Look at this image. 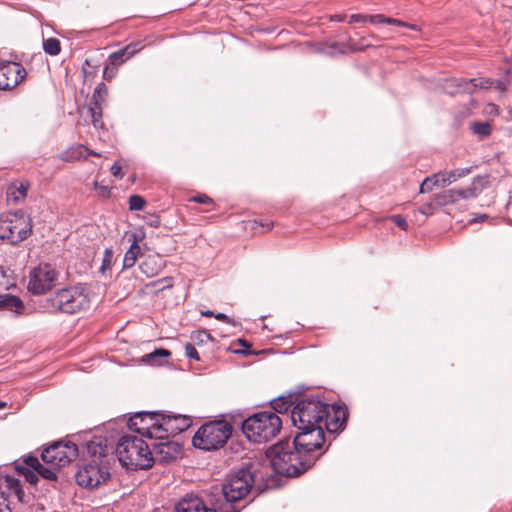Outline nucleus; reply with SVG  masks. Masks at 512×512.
I'll return each mask as SVG.
<instances>
[{
    "instance_id": "f257e3e1",
    "label": "nucleus",
    "mask_w": 512,
    "mask_h": 512,
    "mask_svg": "<svg viewBox=\"0 0 512 512\" xmlns=\"http://www.w3.org/2000/svg\"><path fill=\"white\" fill-rule=\"evenodd\" d=\"M192 419L180 414H161L140 412L129 420V427L142 436L151 439L166 440L187 430Z\"/></svg>"
},
{
    "instance_id": "f03ea898",
    "label": "nucleus",
    "mask_w": 512,
    "mask_h": 512,
    "mask_svg": "<svg viewBox=\"0 0 512 512\" xmlns=\"http://www.w3.org/2000/svg\"><path fill=\"white\" fill-rule=\"evenodd\" d=\"M115 452L121 465L128 470L148 469L154 462L149 446L137 436H122Z\"/></svg>"
},
{
    "instance_id": "7ed1b4c3",
    "label": "nucleus",
    "mask_w": 512,
    "mask_h": 512,
    "mask_svg": "<svg viewBox=\"0 0 512 512\" xmlns=\"http://www.w3.org/2000/svg\"><path fill=\"white\" fill-rule=\"evenodd\" d=\"M266 458L273 470L287 477H295L311 468L303 465L302 456L289 441H281L266 452Z\"/></svg>"
},
{
    "instance_id": "20e7f679",
    "label": "nucleus",
    "mask_w": 512,
    "mask_h": 512,
    "mask_svg": "<svg viewBox=\"0 0 512 512\" xmlns=\"http://www.w3.org/2000/svg\"><path fill=\"white\" fill-rule=\"evenodd\" d=\"M282 428V419L273 411L256 413L242 424L243 433L254 443H263L272 440Z\"/></svg>"
},
{
    "instance_id": "39448f33",
    "label": "nucleus",
    "mask_w": 512,
    "mask_h": 512,
    "mask_svg": "<svg viewBox=\"0 0 512 512\" xmlns=\"http://www.w3.org/2000/svg\"><path fill=\"white\" fill-rule=\"evenodd\" d=\"M254 475L248 468H241L229 474L222 484L225 503L219 505V512H239L233 503L244 499L254 484Z\"/></svg>"
},
{
    "instance_id": "423d86ee",
    "label": "nucleus",
    "mask_w": 512,
    "mask_h": 512,
    "mask_svg": "<svg viewBox=\"0 0 512 512\" xmlns=\"http://www.w3.org/2000/svg\"><path fill=\"white\" fill-rule=\"evenodd\" d=\"M329 416V406L318 398H301L291 411V420L297 429L322 427Z\"/></svg>"
},
{
    "instance_id": "0eeeda50",
    "label": "nucleus",
    "mask_w": 512,
    "mask_h": 512,
    "mask_svg": "<svg viewBox=\"0 0 512 512\" xmlns=\"http://www.w3.org/2000/svg\"><path fill=\"white\" fill-rule=\"evenodd\" d=\"M54 309L66 314H76L89 309L90 289L87 284H76L56 291L51 298Z\"/></svg>"
},
{
    "instance_id": "6e6552de",
    "label": "nucleus",
    "mask_w": 512,
    "mask_h": 512,
    "mask_svg": "<svg viewBox=\"0 0 512 512\" xmlns=\"http://www.w3.org/2000/svg\"><path fill=\"white\" fill-rule=\"evenodd\" d=\"M298 430L299 432L291 443L298 454L302 456V464L312 467L322 454L320 450L325 442L323 427Z\"/></svg>"
},
{
    "instance_id": "1a4fd4ad",
    "label": "nucleus",
    "mask_w": 512,
    "mask_h": 512,
    "mask_svg": "<svg viewBox=\"0 0 512 512\" xmlns=\"http://www.w3.org/2000/svg\"><path fill=\"white\" fill-rule=\"evenodd\" d=\"M231 426L226 421H211L202 425L192 442L196 448L214 450L222 447L231 435Z\"/></svg>"
},
{
    "instance_id": "9d476101",
    "label": "nucleus",
    "mask_w": 512,
    "mask_h": 512,
    "mask_svg": "<svg viewBox=\"0 0 512 512\" xmlns=\"http://www.w3.org/2000/svg\"><path fill=\"white\" fill-rule=\"evenodd\" d=\"M31 231V220L22 210L7 213L0 218V239L10 244L15 245L24 241Z\"/></svg>"
},
{
    "instance_id": "9b49d317",
    "label": "nucleus",
    "mask_w": 512,
    "mask_h": 512,
    "mask_svg": "<svg viewBox=\"0 0 512 512\" xmlns=\"http://www.w3.org/2000/svg\"><path fill=\"white\" fill-rule=\"evenodd\" d=\"M59 272L49 263H40L29 273L28 291L34 295L49 292L57 283Z\"/></svg>"
},
{
    "instance_id": "f8f14e48",
    "label": "nucleus",
    "mask_w": 512,
    "mask_h": 512,
    "mask_svg": "<svg viewBox=\"0 0 512 512\" xmlns=\"http://www.w3.org/2000/svg\"><path fill=\"white\" fill-rule=\"evenodd\" d=\"M78 456V448L72 442H56L46 448L41 458L47 465L62 467L69 464Z\"/></svg>"
},
{
    "instance_id": "ddd939ff",
    "label": "nucleus",
    "mask_w": 512,
    "mask_h": 512,
    "mask_svg": "<svg viewBox=\"0 0 512 512\" xmlns=\"http://www.w3.org/2000/svg\"><path fill=\"white\" fill-rule=\"evenodd\" d=\"M109 476L108 469L101 467L100 463H89L77 472L76 481L82 487L96 488Z\"/></svg>"
},
{
    "instance_id": "4468645a",
    "label": "nucleus",
    "mask_w": 512,
    "mask_h": 512,
    "mask_svg": "<svg viewBox=\"0 0 512 512\" xmlns=\"http://www.w3.org/2000/svg\"><path fill=\"white\" fill-rule=\"evenodd\" d=\"M25 77V69L20 63L8 62L0 65V89L10 90Z\"/></svg>"
},
{
    "instance_id": "2eb2a0df",
    "label": "nucleus",
    "mask_w": 512,
    "mask_h": 512,
    "mask_svg": "<svg viewBox=\"0 0 512 512\" xmlns=\"http://www.w3.org/2000/svg\"><path fill=\"white\" fill-rule=\"evenodd\" d=\"M176 512H219L220 506L208 507L204 501L196 495L184 496L175 506Z\"/></svg>"
},
{
    "instance_id": "dca6fc26",
    "label": "nucleus",
    "mask_w": 512,
    "mask_h": 512,
    "mask_svg": "<svg viewBox=\"0 0 512 512\" xmlns=\"http://www.w3.org/2000/svg\"><path fill=\"white\" fill-rule=\"evenodd\" d=\"M488 184L487 176H477L473 179L472 184L467 188L449 189V194L454 193L459 199H472L478 196L481 190Z\"/></svg>"
},
{
    "instance_id": "f3484780",
    "label": "nucleus",
    "mask_w": 512,
    "mask_h": 512,
    "mask_svg": "<svg viewBox=\"0 0 512 512\" xmlns=\"http://www.w3.org/2000/svg\"><path fill=\"white\" fill-rule=\"evenodd\" d=\"M87 454L92 458L91 463H102L101 459L104 458L109 448L106 444V440L102 437H93L86 444Z\"/></svg>"
},
{
    "instance_id": "a211bd4d",
    "label": "nucleus",
    "mask_w": 512,
    "mask_h": 512,
    "mask_svg": "<svg viewBox=\"0 0 512 512\" xmlns=\"http://www.w3.org/2000/svg\"><path fill=\"white\" fill-rule=\"evenodd\" d=\"M28 184L22 182L12 183L7 189L8 202L18 203L27 195Z\"/></svg>"
},
{
    "instance_id": "6ab92c4d",
    "label": "nucleus",
    "mask_w": 512,
    "mask_h": 512,
    "mask_svg": "<svg viewBox=\"0 0 512 512\" xmlns=\"http://www.w3.org/2000/svg\"><path fill=\"white\" fill-rule=\"evenodd\" d=\"M136 45H127L126 47L112 53L109 57L112 66H119L136 53Z\"/></svg>"
},
{
    "instance_id": "aec40b11",
    "label": "nucleus",
    "mask_w": 512,
    "mask_h": 512,
    "mask_svg": "<svg viewBox=\"0 0 512 512\" xmlns=\"http://www.w3.org/2000/svg\"><path fill=\"white\" fill-rule=\"evenodd\" d=\"M108 88L104 83H99L92 94L89 107L104 108L107 102Z\"/></svg>"
},
{
    "instance_id": "412c9836",
    "label": "nucleus",
    "mask_w": 512,
    "mask_h": 512,
    "mask_svg": "<svg viewBox=\"0 0 512 512\" xmlns=\"http://www.w3.org/2000/svg\"><path fill=\"white\" fill-rule=\"evenodd\" d=\"M133 241L129 247V249L126 251L123 259V267L124 268H131L135 265L138 255L141 251V248L138 244V237L136 234L132 235Z\"/></svg>"
},
{
    "instance_id": "4be33fe9",
    "label": "nucleus",
    "mask_w": 512,
    "mask_h": 512,
    "mask_svg": "<svg viewBox=\"0 0 512 512\" xmlns=\"http://www.w3.org/2000/svg\"><path fill=\"white\" fill-rule=\"evenodd\" d=\"M467 90V93H474L477 88L490 89L494 86V81L490 78H474L467 80V82H459Z\"/></svg>"
},
{
    "instance_id": "5701e85b",
    "label": "nucleus",
    "mask_w": 512,
    "mask_h": 512,
    "mask_svg": "<svg viewBox=\"0 0 512 512\" xmlns=\"http://www.w3.org/2000/svg\"><path fill=\"white\" fill-rule=\"evenodd\" d=\"M169 356L170 352L168 350L160 348L144 355L142 360L151 365H160L163 360H166Z\"/></svg>"
},
{
    "instance_id": "b1692460",
    "label": "nucleus",
    "mask_w": 512,
    "mask_h": 512,
    "mask_svg": "<svg viewBox=\"0 0 512 512\" xmlns=\"http://www.w3.org/2000/svg\"><path fill=\"white\" fill-rule=\"evenodd\" d=\"M293 405L292 396L289 397H278L271 401V407L275 411L274 413L285 414L289 411Z\"/></svg>"
},
{
    "instance_id": "393cba45",
    "label": "nucleus",
    "mask_w": 512,
    "mask_h": 512,
    "mask_svg": "<svg viewBox=\"0 0 512 512\" xmlns=\"http://www.w3.org/2000/svg\"><path fill=\"white\" fill-rule=\"evenodd\" d=\"M0 303L16 313H20L24 307L23 302L18 297L8 295L6 292H4L2 298H0Z\"/></svg>"
},
{
    "instance_id": "a878e982",
    "label": "nucleus",
    "mask_w": 512,
    "mask_h": 512,
    "mask_svg": "<svg viewBox=\"0 0 512 512\" xmlns=\"http://www.w3.org/2000/svg\"><path fill=\"white\" fill-rule=\"evenodd\" d=\"M459 82H467L466 79H457V78H452V79H447L443 85V89L446 93L448 94H451V95H454L456 93H459V92H467V90L465 89V87L463 85H460Z\"/></svg>"
},
{
    "instance_id": "bb28decb",
    "label": "nucleus",
    "mask_w": 512,
    "mask_h": 512,
    "mask_svg": "<svg viewBox=\"0 0 512 512\" xmlns=\"http://www.w3.org/2000/svg\"><path fill=\"white\" fill-rule=\"evenodd\" d=\"M473 170V167L458 168L450 171H444L448 185L456 182L457 180L466 177Z\"/></svg>"
},
{
    "instance_id": "cd10ccee",
    "label": "nucleus",
    "mask_w": 512,
    "mask_h": 512,
    "mask_svg": "<svg viewBox=\"0 0 512 512\" xmlns=\"http://www.w3.org/2000/svg\"><path fill=\"white\" fill-rule=\"evenodd\" d=\"M43 49H44L45 53H47V54H49L51 56H56L61 51L60 41L57 38H54V37H50L48 39H45L43 41Z\"/></svg>"
},
{
    "instance_id": "c85d7f7f",
    "label": "nucleus",
    "mask_w": 512,
    "mask_h": 512,
    "mask_svg": "<svg viewBox=\"0 0 512 512\" xmlns=\"http://www.w3.org/2000/svg\"><path fill=\"white\" fill-rule=\"evenodd\" d=\"M88 155H94V156H100L99 153L96 151L89 150L83 145L77 146L75 149L72 150L71 155L67 156L66 160H78L81 158H87Z\"/></svg>"
},
{
    "instance_id": "c756f323",
    "label": "nucleus",
    "mask_w": 512,
    "mask_h": 512,
    "mask_svg": "<svg viewBox=\"0 0 512 512\" xmlns=\"http://www.w3.org/2000/svg\"><path fill=\"white\" fill-rule=\"evenodd\" d=\"M57 468L58 467L56 466L40 463V466L36 468L35 472H37V474L43 477L44 479L55 480Z\"/></svg>"
},
{
    "instance_id": "7c9ffc66",
    "label": "nucleus",
    "mask_w": 512,
    "mask_h": 512,
    "mask_svg": "<svg viewBox=\"0 0 512 512\" xmlns=\"http://www.w3.org/2000/svg\"><path fill=\"white\" fill-rule=\"evenodd\" d=\"M4 482L9 490L13 492L19 498V500H21L23 491L20 485V481L13 476H6Z\"/></svg>"
},
{
    "instance_id": "2f4dec72",
    "label": "nucleus",
    "mask_w": 512,
    "mask_h": 512,
    "mask_svg": "<svg viewBox=\"0 0 512 512\" xmlns=\"http://www.w3.org/2000/svg\"><path fill=\"white\" fill-rule=\"evenodd\" d=\"M13 285L14 283L11 277L7 274V271L0 266V298H2L3 293L8 291V289Z\"/></svg>"
},
{
    "instance_id": "473e14b6",
    "label": "nucleus",
    "mask_w": 512,
    "mask_h": 512,
    "mask_svg": "<svg viewBox=\"0 0 512 512\" xmlns=\"http://www.w3.org/2000/svg\"><path fill=\"white\" fill-rule=\"evenodd\" d=\"M191 340L194 345H203L212 341L211 335L204 330H198L192 333Z\"/></svg>"
},
{
    "instance_id": "72a5a7b5",
    "label": "nucleus",
    "mask_w": 512,
    "mask_h": 512,
    "mask_svg": "<svg viewBox=\"0 0 512 512\" xmlns=\"http://www.w3.org/2000/svg\"><path fill=\"white\" fill-rule=\"evenodd\" d=\"M102 111H103L102 108L89 107V109H88V112L91 117V122H92L93 126L97 129L104 127V123L102 121Z\"/></svg>"
},
{
    "instance_id": "f704fd0d",
    "label": "nucleus",
    "mask_w": 512,
    "mask_h": 512,
    "mask_svg": "<svg viewBox=\"0 0 512 512\" xmlns=\"http://www.w3.org/2000/svg\"><path fill=\"white\" fill-rule=\"evenodd\" d=\"M113 255V250L111 248L105 249L100 267L102 274H105L107 270L111 269L113 263Z\"/></svg>"
},
{
    "instance_id": "c9c22d12",
    "label": "nucleus",
    "mask_w": 512,
    "mask_h": 512,
    "mask_svg": "<svg viewBox=\"0 0 512 512\" xmlns=\"http://www.w3.org/2000/svg\"><path fill=\"white\" fill-rule=\"evenodd\" d=\"M472 129L474 133L478 134L481 137H486L491 133V127L487 122H475L472 125Z\"/></svg>"
},
{
    "instance_id": "e433bc0d",
    "label": "nucleus",
    "mask_w": 512,
    "mask_h": 512,
    "mask_svg": "<svg viewBox=\"0 0 512 512\" xmlns=\"http://www.w3.org/2000/svg\"><path fill=\"white\" fill-rule=\"evenodd\" d=\"M145 200L142 196L132 195L129 198V209L130 210H141L145 206Z\"/></svg>"
},
{
    "instance_id": "4c0bfd02",
    "label": "nucleus",
    "mask_w": 512,
    "mask_h": 512,
    "mask_svg": "<svg viewBox=\"0 0 512 512\" xmlns=\"http://www.w3.org/2000/svg\"><path fill=\"white\" fill-rule=\"evenodd\" d=\"M437 200L439 204L447 205L457 202V196L454 193L449 194V190H446L437 196Z\"/></svg>"
},
{
    "instance_id": "58836bf2",
    "label": "nucleus",
    "mask_w": 512,
    "mask_h": 512,
    "mask_svg": "<svg viewBox=\"0 0 512 512\" xmlns=\"http://www.w3.org/2000/svg\"><path fill=\"white\" fill-rule=\"evenodd\" d=\"M431 178L434 181L436 187H444L448 185L444 171H440L438 173L433 174Z\"/></svg>"
},
{
    "instance_id": "ea45409f",
    "label": "nucleus",
    "mask_w": 512,
    "mask_h": 512,
    "mask_svg": "<svg viewBox=\"0 0 512 512\" xmlns=\"http://www.w3.org/2000/svg\"><path fill=\"white\" fill-rule=\"evenodd\" d=\"M16 468H17V470H18L20 473H22V474H24V475H25L26 479H27L30 483L35 484V483L37 482V479H38V478H37V475H35V474H34L32 471H30L28 468L23 467V466H20V465H18Z\"/></svg>"
},
{
    "instance_id": "a19ab883",
    "label": "nucleus",
    "mask_w": 512,
    "mask_h": 512,
    "mask_svg": "<svg viewBox=\"0 0 512 512\" xmlns=\"http://www.w3.org/2000/svg\"><path fill=\"white\" fill-rule=\"evenodd\" d=\"M346 417H347V413L345 410L343 409H337L335 411V421H336V427L335 428H340L344 425L345 421H346Z\"/></svg>"
},
{
    "instance_id": "79ce46f5",
    "label": "nucleus",
    "mask_w": 512,
    "mask_h": 512,
    "mask_svg": "<svg viewBox=\"0 0 512 512\" xmlns=\"http://www.w3.org/2000/svg\"><path fill=\"white\" fill-rule=\"evenodd\" d=\"M436 187L434 181L432 180L431 176L424 179L420 186V192L421 193H427L433 190V188Z\"/></svg>"
},
{
    "instance_id": "37998d69",
    "label": "nucleus",
    "mask_w": 512,
    "mask_h": 512,
    "mask_svg": "<svg viewBox=\"0 0 512 512\" xmlns=\"http://www.w3.org/2000/svg\"><path fill=\"white\" fill-rule=\"evenodd\" d=\"M185 355L190 359H194V360L200 359L198 351L196 350L194 344H191V343H187L185 345Z\"/></svg>"
},
{
    "instance_id": "c03bdc74",
    "label": "nucleus",
    "mask_w": 512,
    "mask_h": 512,
    "mask_svg": "<svg viewBox=\"0 0 512 512\" xmlns=\"http://www.w3.org/2000/svg\"><path fill=\"white\" fill-rule=\"evenodd\" d=\"M387 24L397 25V26H400V27H406V28H409V29H412V30H417V26L414 25V24H409L407 22H404V21H401V20H398V19H394V18H390V17H388Z\"/></svg>"
},
{
    "instance_id": "a18cd8bd",
    "label": "nucleus",
    "mask_w": 512,
    "mask_h": 512,
    "mask_svg": "<svg viewBox=\"0 0 512 512\" xmlns=\"http://www.w3.org/2000/svg\"><path fill=\"white\" fill-rule=\"evenodd\" d=\"M391 220L402 230L408 229V224L406 219L401 215H393Z\"/></svg>"
},
{
    "instance_id": "49530a36",
    "label": "nucleus",
    "mask_w": 512,
    "mask_h": 512,
    "mask_svg": "<svg viewBox=\"0 0 512 512\" xmlns=\"http://www.w3.org/2000/svg\"><path fill=\"white\" fill-rule=\"evenodd\" d=\"M387 20H388V17H385L382 14L368 16V21L372 24H376V23H386L387 24Z\"/></svg>"
},
{
    "instance_id": "de8ad7c7",
    "label": "nucleus",
    "mask_w": 512,
    "mask_h": 512,
    "mask_svg": "<svg viewBox=\"0 0 512 512\" xmlns=\"http://www.w3.org/2000/svg\"><path fill=\"white\" fill-rule=\"evenodd\" d=\"M24 463L29 467L32 468L34 471L38 466H40V462L36 457L28 456L24 459Z\"/></svg>"
},
{
    "instance_id": "09e8293b",
    "label": "nucleus",
    "mask_w": 512,
    "mask_h": 512,
    "mask_svg": "<svg viewBox=\"0 0 512 512\" xmlns=\"http://www.w3.org/2000/svg\"><path fill=\"white\" fill-rule=\"evenodd\" d=\"M190 200L194 201V202L202 203V204H211L213 202V200L205 194L194 196Z\"/></svg>"
},
{
    "instance_id": "8fccbe9b",
    "label": "nucleus",
    "mask_w": 512,
    "mask_h": 512,
    "mask_svg": "<svg viewBox=\"0 0 512 512\" xmlns=\"http://www.w3.org/2000/svg\"><path fill=\"white\" fill-rule=\"evenodd\" d=\"M111 172H112L113 176L118 177L120 179H122L124 177V174L122 173V167L118 162H115L111 166Z\"/></svg>"
},
{
    "instance_id": "3c124183",
    "label": "nucleus",
    "mask_w": 512,
    "mask_h": 512,
    "mask_svg": "<svg viewBox=\"0 0 512 512\" xmlns=\"http://www.w3.org/2000/svg\"><path fill=\"white\" fill-rule=\"evenodd\" d=\"M368 21V16L362 14H353L349 18V23Z\"/></svg>"
},
{
    "instance_id": "603ef678",
    "label": "nucleus",
    "mask_w": 512,
    "mask_h": 512,
    "mask_svg": "<svg viewBox=\"0 0 512 512\" xmlns=\"http://www.w3.org/2000/svg\"><path fill=\"white\" fill-rule=\"evenodd\" d=\"M0 512H11V509L5 499L0 500Z\"/></svg>"
},
{
    "instance_id": "864d4df0",
    "label": "nucleus",
    "mask_w": 512,
    "mask_h": 512,
    "mask_svg": "<svg viewBox=\"0 0 512 512\" xmlns=\"http://www.w3.org/2000/svg\"><path fill=\"white\" fill-rule=\"evenodd\" d=\"M486 111L489 114H498V107L495 104H488L486 107Z\"/></svg>"
},
{
    "instance_id": "5fc2aeb1",
    "label": "nucleus",
    "mask_w": 512,
    "mask_h": 512,
    "mask_svg": "<svg viewBox=\"0 0 512 512\" xmlns=\"http://www.w3.org/2000/svg\"><path fill=\"white\" fill-rule=\"evenodd\" d=\"M214 317L217 319V320H220V321H225V322H231L230 318L224 314V313H217L214 315Z\"/></svg>"
},
{
    "instance_id": "6e6d98bb",
    "label": "nucleus",
    "mask_w": 512,
    "mask_h": 512,
    "mask_svg": "<svg viewBox=\"0 0 512 512\" xmlns=\"http://www.w3.org/2000/svg\"><path fill=\"white\" fill-rule=\"evenodd\" d=\"M494 85L497 89L504 91L506 90V86L503 81H494Z\"/></svg>"
},
{
    "instance_id": "4d7b16f0",
    "label": "nucleus",
    "mask_w": 512,
    "mask_h": 512,
    "mask_svg": "<svg viewBox=\"0 0 512 512\" xmlns=\"http://www.w3.org/2000/svg\"><path fill=\"white\" fill-rule=\"evenodd\" d=\"M345 17H346L345 15L337 14V15L331 16V20L342 22L345 20Z\"/></svg>"
},
{
    "instance_id": "13d9d810",
    "label": "nucleus",
    "mask_w": 512,
    "mask_h": 512,
    "mask_svg": "<svg viewBox=\"0 0 512 512\" xmlns=\"http://www.w3.org/2000/svg\"><path fill=\"white\" fill-rule=\"evenodd\" d=\"M261 226H262L263 228H265V231H268V230H270V229L273 227V223H272V222H267V223H265V224H264V223H261Z\"/></svg>"
},
{
    "instance_id": "bf43d9fd",
    "label": "nucleus",
    "mask_w": 512,
    "mask_h": 512,
    "mask_svg": "<svg viewBox=\"0 0 512 512\" xmlns=\"http://www.w3.org/2000/svg\"><path fill=\"white\" fill-rule=\"evenodd\" d=\"M108 71H109V67H108V66H106V67H105V69H104V73H103V74H104V78H105V79H110V78H112V77H113V75H114L113 73H112V74H110V75H108Z\"/></svg>"
},
{
    "instance_id": "052dcab7",
    "label": "nucleus",
    "mask_w": 512,
    "mask_h": 512,
    "mask_svg": "<svg viewBox=\"0 0 512 512\" xmlns=\"http://www.w3.org/2000/svg\"><path fill=\"white\" fill-rule=\"evenodd\" d=\"M431 208H432V206L429 204V205H427L426 207H423V208L421 209V212H422V213H424V214H426V213H427V211H428V210H430Z\"/></svg>"
},
{
    "instance_id": "680f3d73",
    "label": "nucleus",
    "mask_w": 512,
    "mask_h": 512,
    "mask_svg": "<svg viewBox=\"0 0 512 512\" xmlns=\"http://www.w3.org/2000/svg\"><path fill=\"white\" fill-rule=\"evenodd\" d=\"M202 314H203L204 316H206V317H211V316H214V315H215V314H214L212 311H210V310L205 311V312H203Z\"/></svg>"
},
{
    "instance_id": "e2e57ef3",
    "label": "nucleus",
    "mask_w": 512,
    "mask_h": 512,
    "mask_svg": "<svg viewBox=\"0 0 512 512\" xmlns=\"http://www.w3.org/2000/svg\"><path fill=\"white\" fill-rule=\"evenodd\" d=\"M238 341H239V343H240L242 346L247 347V348H248V347H250V345H249L245 340L239 339Z\"/></svg>"
},
{
    "instance_id": "0e129e2a",
    "label": "nucleus",
    "mask_w": 512,
    "mask_h": 512,
    "mask_svg": "<svg viewBox=\"0 0 512 512\" xmlns=\"http://www.w3.org/2000/svg\"><path fill=\"white\" fill-rule=\"evenodd\" d=\"M94 185H95V188H100L103 192H106V191H107V188H106V187L99 186V185H98V182H95V183H94Z\"/></svg>"
},
{
    "instance_id": "69168bd1",
    "label": "nucleus",
    "mask_w": 512,
    "mask_h": 512,
    "mask_svg": "<svg viewBox=\"0 0 512 512\" xmlns=\"http://www.w3.org/2000/svg\"><path fill=\"white\" fill-rule=\"evenodd\" d=\"M158 223L159 221L158 220H155V221H151V225L157 227L158 226Z\"/></svg>"
},
{
    "instance_id": "338daca9",
    "label": "nucleus",
    "mask_w": 512,
    "mask_h": 512,
    "mask_svg": "<svg viewBox=\"0 0 512 512\" xmlns=\"http://www.w3.org/2000/svg\"><path fill=\"white\" fill-rule=\"evenodd\" d=\"M158 223L159 221L158 220H155V221H151V225L157 227L158 226Z\"/></svg>"
},
{
    "instance_id": "774afa93",
    "label": "nucleus",
    "mask_w": 512,
    "mask_h": 512,
    "mask_svg": "<svg viewBox=\"0 0 512 512\" xmlns=\"http://www.w3.org/2000/svg\"><path fill=\"white\" fill-rule=\"evenodd\" d=\"M171 444H172V443H170V442H166V443H163L162 445H163L164 447L169 448Z\"/></svg>"
}]
</instances>
